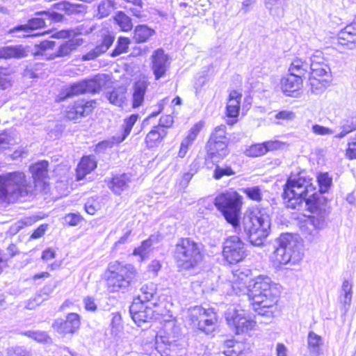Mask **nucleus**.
<instances>
[{
	"instance_id": "nucleus-54",
	"label": "nucleus",
	"mask_w": 356,
	"mask_h": 356,
	"mask_svg": "<svg viewBox=\"0 0 356 356\" xmlns=\"http://www.w3.org/2000/svg\"><path fill=\"white\" fill-rule=\"evenodd\" d=\"M119 136L118 135H115L110 139L99 142L96 145L95 151L96 152H102L107 148H111L114 145L120 143L121 142H117V138Z\"/></svg>"
},
{
	"instance_id": "nucleus-41",
	"label": "nucleus",
	"mask_w": 356,
	"mask_h": 356,
	"mask_svg": "<svg viewBox=\"0 0 356 356\" xmlns=\"http://www.w3.org/2000/svg\"><path fill=\"white\" fill-rule=\"evenodd\" d=\"M114 9V0H102L97 5L96 16L99 19L107 17Z\"/></svg>"
},
{
	"instance_id": "nucleus-57",
	"label": "nucleus",
	"mask_w": 356,
	"mask_h": 356,
	"mask_svg": "<svg viewBox=\"0 0 356 356\" xmlns=\"http://www.w3.org/2000/svg\"><path fill=\"white\" fill-rule=\"evenodd\" d=\"M203 127V123L199 122L194 124L189 130L187 137L184 139L188 143L191 144L193 141L196 138L197 134Z\"/></svg>"
},
{
	"instance_id": "nucleus-39",
	"label": "nucleus",
	"mask_w": 356,
	"mask_h": 356,
	"mask_svg": "<svg viewBox=\"0 0 356 356\" xmlns=\"http://www.w3.org/2000/svg\"><path fill=\"white\" fill-rule=\"evenodd\" d=\"M126 89L123 87L114 88L107 95L109 102L118 106H122L126 99Z\"/></svg>"
},
{
	"instance_id": "nucleus-43",
	"label": "nucleus",
	"mask_w": 356,
	"mask_h": 356,
	"mask_svg": "<svg viewBox=\"0 0 356 356\" xmlns=\"http://www.w3.org/2000/svg\"><path fill=\"white\" fill-rule=\"evenodd\" d=\"M266 8L273 16H281L283 15L282 0H265Z\"/></svg>"
},
{
	"instance_id": "nucleus-23",
	"label": "nucleus",
	"mask_w": 356,
	"mask_h": 356,
	"mask_svg": "<svg viewBox=\"0 0 356 356\" xmlns=\"http://www.w3.org/2000/svg\"><path fill=\"white\" fill-rule=\"evenodd\" d=\"M167 134L168 131L164 129L163 124L154 126L145 137V140L147 148L152 149L158 147Z\"/></svg>"
},
{
	"instance_id": "nucleus-61",
	"label": "nucleus",
	"mask_w": 356,
	"mask_h": 356,
	"mask_svg": "<svg viewBox=\"0 0 356 356\" xmlns=\"http://www.w3.org/2000/svg\"><path fill=\"white\" fill-rule=\"evenodd\" d=\"M55 46V42L49 41V40H44L40 42L38 45H36L38 49V54H42L44 51L47 49H52Z\"/></svg>"
},
{
	"instance_id": "nucleus-30",
	"label": "nucleus",
	"mask_w": 356,
	"mask_h": 356,
	"mask_svg": "<svg viewBox=\"0 0 356 356\" xmlns=\"http://www.w3.org/2000/svg\"><path fill=\"white\" fill-rule=\"evenodd\" d=\"M242 95L236 90H232L229 95L226 106V114L229 118H237L239 113Z\"/></svg>"
},
{
	"instance_id": "nucleus-47",
	"label": "nucleus",
	"mask_w": 356,
	"mask_h": 356,
	"mask_svg": "<svg viewBox=\"0 0 356 356\" xmlns=\"http://www.w3.org/2000/svg\"><path fill=\"white\" fill-rule=\"evenodd\" d=\"M317 182L319 186L318 191L320 192L319 196L322 193H325L330 188L332 179L328 177L327 173H321L318 176ZM321 198H323V197H320Z\"/></svg>"
},
{
	"instance_id": "nucleus-25",
	"label": "nucleus",
	"mask_w": 356,
	"mask_h": 356,
	"mask_svg": "<svg viewBox=\"0 0 356 356\" xmlns=\"http://www.w3.org/2000/svg\"><path fill=\"white\" fill-rule=\"evenodd\" d=\"M281 86L284 94L293 96L302 86V79L289 74L282 79Z\"/></svg>"
},
{
	"instance_id": "nucleus-19",
	"label": "nucleus",
	"mask_w": 356,
	"mask_h": 356,
	"mask_svg": "<svg viewBox=\"0 0 356 356\" xmlns=\"http://www.w3.org/2000/svg\"><path fill=\"white\" fill-rule=\"evenodd\" d=\"M227 145L228 143L222 140H209L207 145L208 158L211 159L213 163L224 159L229 153Z\"/></svg>"
},
{
	"instance_id": "nucleus-53",
	"label": "nucleus",
	"mask_w": 356,
	"mask_h": 356,
	"mask_svg": "<svg viewBox=\"0 0 356 356\" xmlns=\"http://www.w3.org/2000/svg\"><path fill=\"white\" fill-rule=\"evenodd\" d=\"M243 192L252 200L260 202L262 200L261 188L257 186L245 188Z\"/></svg>"
},
{
	"instance_id": "nucleus-20",
	"label": "nucleus",
	"mask_w": 356,
	"mask_h": 356,
	"mask_svg": "<svg viewBox=\"0 0 356 356\" xmlns=\"http://www.w3.org/2000/svg\"><path fill=\"white\" fill-rule=\"evenodd\" d=\"M33 17L28 20L25 24H22L13 27V32H22V34L17 35L19 38H27L32 36L30 34L31 31L40 29L45 26L44 16H38Z\"/></svg>"
},
{
	"instance_id": "nucleus-21",
	"label": "nucleus",
	"mask_w": 356,
	"mask_h": 356,
	"mask_svg": "<svg viewBox=\"0 0 356 356\" xmlns=\"http://www.w3.org/2000/svg\"><path fill=\"white\" fill-rule=\"evenodd\" d=\"M334 44L349 49L356 48V30L353 29V26H346L338 33Z\"/></svg>"
},
{
	"instance_id": "nucleus-60",
	"label": "nucleus",
	"mask_w": 356,
	"mask_h": 356,
	"mask_svg": "<svg viewBox=\"0 0 356 356\" xmlns=\"http://www.w3.org/2000/svg\"><path fill=\"white\" fill-rule=\"evenodd\" d=\"M46 298L42 297L41 294L36 295L33 300H29L26 305V308L28 309H33L37 306L41 305Z\"/></svg>"
},
{
	"instance_id": "nucleus-50",
	"label": "nucleus",
	"mask_w": 356,
	"mask_h": 356,
	"mask_svg": "<svg viewBox=\"0 0 356 356\" xmlns=\"http://www.w3.org/2000/svg\"><path fill=\"white\" fill-rule=\"evenodd\" d=\"M190 168V171L184 173L179 181V185L181 188H184L188 186L189 181L191 180L193 175L197 172L198 163L194 161L191 164Z\"/></svg>"
},
{
	"instance_id": "nucleus-18",
	"label": "nucleus",
	"mask_w": 356,
	"mask_h": 356,
	"mask_svg": "<svg viewBox=\"0 0 356 356\" xmlns=\"http://www.w3.org/2000/svg\"><path fill=\"white\" fill-rule=\"evenodd\" d=\"M95 101H86L83 99H79L74 102V104L68 107L66 111V116L70 120H76L79 118L88 115L95 107Z\"/></svg>"
},
{
	"instance_id": "nucleus-62",
	"label": "nucleus",
	"mask_w": 356,
	"mask_h": 356,
	"mask_svg": "<svg viewBox=\"0 0 356 356\" xmlns=\"http://www.w3.org/2000/svg\"><path fill=\"white\" fill-rule=\"evenodd\" d=\"M276 119L284 120H293L296 118V115L293 111H282L275 115Z\"/></svg>"
},
{
	"instance_id": "nucleus-34",
	"label": "nucleus",
	"mask_w": 356,
	"mask_h": 356,
	"mask_svg": "<svg viewBox=\"0 0 356 356\" xmlns=\"http://www.w3.org/2000/svg\"><path fill=\"white\" fill-rule=\"evenodd\" d=\"M49 163L46 161H42L33 164L30 167V171L35 182L42 181L47 177L48 172Z\"/></svg>"
},
{
	"instance_id": "nucleus-31",
	"label": "nucleus",
	"mask_w": 356,
	"mask_h": 356,
	"mask_svg": "<svg viewBox=\"0 0 356 356\" xmlns=\"http://www.w3.org/2000/svg\"><path fill=\"white\" fill-rule=\"evenodd\" d=\"M97 168V162L93 156H84L81 159L76 168L77 179H83L86 175Z\"/></svg>"
},
{
	"instance_id": "nucleus-17",
	"label": "nucleus",
	"mask_w": 356,
	"mask_h": 356,
	"mask_svg": "<svg viewBox=\"0 0 356 356\" xmlns=\"http://www.w3.org/2000/svg\"><path fill=\"white\" fill-rule=\"evenodd\" d=\"M155 345L156 350L161 356H175L181 347L177 340L166 335H156Z\"/></svg>"
},
{
	"instance_id": "nucleus-22",
	"label": "nucleus",
	"mask_w": 356,
	"mask_h": 356,
	"mask_svg": "<svg viewBox=\"0 0 356 356\" xmlns=\"http://www.w3.org/2000/svg\"><path fill=\"white\" fill-rule=\"evenodd\" d=\"M54 10L63 11L67 15H78L86 13L87 6L82 3H71L69 1H63L52 6Z\"/></svg>"
},
{
	"instance_id": "nucleus-6",
	"label": "nucleus",
	"mask_w": 356,
	"mask_h": 356,
	"mask_svg": "<svg viewBox=\"0 0 356 356\" xmlns=\"http://www.w3.org/2000/svg\"><path fill=\"white\" fill-rule=\"evenodd\" d=\"M172 254L179 268L192 270L197 267L203 259V245L192 238H180Z\"/></svg>"
},
{
	"instance_id": "nucleus-56",
	"label": "nucleus",
	"mask_w": 356,
	"mask_h": 356,
	"mask_svg": "<svg viewBox=\"0 0 356 356\" xmlns=\"http://www.w3.org/2000/svg\"><path fill=\"white\" fill-rule=\"evenodd\" d=\"M7 68L0 67V88L5 90L11 86V78Z\"/></svg>"
},
{
	"instance_id": "nucleus-32",
	"label": "nucleus",
	"mask_w": 356,
	"mask_h": 356,
	"mask_svg": "<svg viewBox=\"0 0 356 356\" xmlns=\"http://www.w3.org/2000/svg\"><path fill=\"white\" fill-rule=\"evenodd\" d=\"M129 182L130 178L127 174L116 175L113 177L108 186L114 193L120 195L128 188Z\"/></svg>"
},
{
	"instance_id": "nucleus-42",
	"label": "nucleus",
	"mask_w": 356,
	"mask_h": 356,
	"mask_svg": "<svg viewBox=\"0 0 356 356\" xmlns=\"http://www.w3.org/2000/svg\"><path fill=\"white\" fill-rule=\"evenodd\" d=\"M114 19L122 31H128L131 30L133 27L131 19L124 12L118 11L116 13Z\"/></svg>"
},
{
	"instance_id": "nucleus-40",
	"label": "nucleus",
	"mask_w": 356,
	"mask_h": 356,
	"mask_svg": "<svg viewBox=\"0 0 356 356\" xmlns=\"http://www.w3.org/2000/svg\"><path fill=\"white\" fill-rule=\"evenodd\" d=\"M138 119V114H131L129 118L124 119L123 130L120 134L118 135L119 137L117 138V142H123L127 138Z\"/></svg>"
},
{
	"instance_id": "nucleus-3",
	"label": "nucleus",
	"mask_w": 356,
	"mask_h": 356,
	"mask_svg": "<svg viewBox=\"0 0 356 356\" xmlns=\"http://www.w3.org/2000/svg\"><path fill=\"white\" fill-rule=\"evenodd\" d=\"M252 282L248 294L252 309L259 315H266V309L273 307L277 302L278 286L267 276H259Z\"/></svg>"
},
{
	"instance_id": "nucleus-12",
	"label": "nucleus",
	"mask_w": 356,
	"mask_h": 356,
	"mask_svg": "<svg viewBox=\"0 0 356 356\" xmlns=\"http://www.w3.org/2000/svg\"><path fill=\"white\" fill-rule=\"evenodd\" d=\"M102 88V83L99 82V77H95L92 79L83 80L71 85L63 90L60 95V100L71 97L74 95L90 92H98Z\"/></svg>"
},
{
	"instance_id": "nucleus-13",
	"label": "nucleus",
	"mask_w": 356,
	"mask_h": 356,
	"mask_svg": "<svg viewBox=\"0 0 356 356\" xmlns=\"http://www.w3.org/2000/svg\"><path fill=\"white\" fill-rule=\"evenodd\" d=\"M129 312L133 321L138 325L152 320L156 315H163L162 308H154L152 305L134 301Z\"/></svg>"
},
{
	"instance_id": "nucleus-15",
	"label": "nucleus",
	"mask_w": 356,
	"mask_h": 356,
	"mask_svg": "<svg viewBox=\"0 0 356 356\" xmlns=\"http://www.w3.org/2000/svg\"><path fill=\"white\" fill-rule=\"evenodd\" d=\"M169 58L163 49L155 50L151 56V69L155 80L158 81L165 76L169 67Z\"/></svg>"
},
{
	"instance_id": "nucleus-55",
	"label": "nucleus",
	"mask_w": 356,
	"mask_h": 356,
	"mask_svg": "<svg viewBox=\"0 0 356 356\" xmlns=\"http://www.w3.org/2000/svg\"><path fill=\"white\" fill-rule=\"evenodd\" d=\"M24 334L34 339L38 342H47L49 337L46 332L44 331H26Z\"/></svg>"
},
{
	"instance_id": "nucleus-7",
	"label": "nucleus",
	"mask_w": 356,
	"mask_h": 356,
	"mask_svg": "<svg viewBox=\"0 0 356 356\" xmlns=\"http://www.w3.org/2000/svg\"><path fill=\"white\" fill-rule=\"evenodd\" d=\"M275 243V263L280 265L296 264L302 260L303 253L296 238L291 234H282Z\"/></svg>"
},
{
	"instance_id": "nucleus-14",
	"label": "nucleus",
	"mask_w": 356,
	"mask_h": 356,
	"mask_svg": "<svg viewBox=\"0 0 356 356\" xmlns=\"http://www.w3.org/2000/svg\"><path fill=\"white\" fill-rule=\"evenodd\" d=\"M81 325L80 316L76 313H70L65 320L56 319L52 327L60 334H73L79 329Z\"/></svg>"
},
{
	"instance_id": "nucleus-52",
	"label": "nucleus",
	"mask_w": 356,
	"mask_h": 356,
	"mask_svg": "<svg viewBox=\"0 0 356 356\" xmlns=\"http://www.w3.org/2000/svg\"><path fill=\"white\" fill-rule=\"evenodd\" d=\"M266 154V149L263 143L251 145L245 150V154L248 156L257 157Z\"/></svg>"
},
{
	"instance_id": "nucleus-33",
	"label": "nucleus",
	"mask_w": 356,
	"mask_h": 356,
	"mask_svg": "<svg viewBox=\"0 0 356 356\" xmlns=\"http://www.w3.org/2000/svg\"><path fill=\"white\" fill-rule=\"evenodd\" d=\"M147 88V82L139 80L135 83L133 94V107H139L144 101V96Z\"/></svg>"
},
{
	"instance_id": "nucleus-26",
	"label": "nucleus",
	"mask_w": 356,
	"mask_h": 356,
	"mask_svg": "<svg viewBox=\"0 0 356 356\" xmlns=\"http://www.w3.org/2000/svg\"><path fill=\"white\" fill-rule=\"evenodd\" d=\"M353 297V286L347 280H345L340 290L339 300L341 305V309L343 314H346L350 309Z\"/></svg>"
},
{
	"instance_id": "nucleus-64",
	"label": "nucleus",
	"mask_w": 356,
	"mask_h": 356,
	"mask_svg": "<svg viewBox=\"0 0 356 356\" xmlns=\"http://www.w3.org/2000/svg\"><path fill=\"white\" fill-rule=\"evenodd\" d=\"M341 129L347 131L349 134L356 130V119L351 118L348 120L342 126Z\"/></svg>"
},
{
	"instance_id": "nucleus-37",
	"label": "nucleus",
	"mask_w": 356,
	"mask_h": 356,
	"mask_svg": "<svg viewBox=\"0 0 356 356\" xmlns=\"http://www.w3.org/2000/svg\"><path fill=\"white\" fill-rule=\"evenodd\" d=\"M225 349L223 350V354L225 356H243V344L235 341L234 340H226L224 342Z\"/></svg>"
},
{
	"instance_id": "nucleus-5",
	"label": "nucleus",
	"mask_w": 356,
	"mask_h": 356,
	"mask_svg": "<svg viewBox=\"0 0 356 356\" xmlns=\"http://www.w3.org/2000/svg\"><path fill=\"white\" fill-rule=\"evenodd\" d=\"M105 275L108 291L124 293L135 282L138 273L132 264L114 261L108 264Z\"/></svg>"
},
{
	"instance_id": "nucleus-58",
	"label": "nucleus",
	"mask_w": 356,
	"mask_h": 356,
	"mask_svg": "<svg viewBox=\"0 0 356 356\" xmlns=\"http://www.w3.org/2000/svg\"><path fill=\"white\" fill-rule=\"evenodd\" d=\"M312 131L314 134L319 136L331 135L334 133L332 129L317 124L312 126Z\"/></svg>"
},
{
	"instance_id": "nucleus-2",
	"label": "nucleus",
	"mask_w": 356,
	"mask_h": 356,
	"mask_svg": "<svg viewBox=\"0 0 356 356\" xmlns=\"http://www.w3.org/2000/svg\"><path fill=\"white\" fill-rule=\"evenodd\" d=\"M311 181L302 177L289 178L282 196L288 209L300 210L303 206L307 207L314 214L311 218L312 224L321 229L325 226L327 216L325 200L320 197Z\"/></svg>"
},
{
	"instance_id": "nucleus-38",
	"label": "nucleus",
	"mask_w": 356,
	"mask_h": 356,
	"mask_svg": "<svg viewBox=\"0 0 356 356\" xmlns=\"http://www.w3.org/2000/svg\"><path fill=\"white\" fill-rule=\"evenodd\" d=\"M234 280L232 281V289L236 293H249L250 284L248 286L249 277L242 273V277L234 275Z\"/></svg>"
},
{
	"instance_id": "nucleus-9",
	"label": "nucleus",
	"mask_w": 356,
	"mask_h": 356,
	"mask_svg": "<svg viewBox=\"0 0 356 356\" xmlns=\"http://www.w3.org/2000/svg\"><path fill=\"white\" fill-rule=\"evenodd\" d=\"M190 319L194 327L207 335L213 334L216 327L217 315L213 309L195 307L191 312Z\"/></svg>"
},
{
	"instance_id": "nucleus-11",
	"label": "nucleus",
	"mask_w": 356,
	"mask_h": 356,
	"mask_svg": "<svg viewBox=\"0 0 356 356\" xmlns=\"http://www.w3.org/2000/svg\"><path fill=\"white\" fill-rule=\"evenodd\" d=\"M225 318L229 327H233L236 334L252 330L256 322L245 316L243 310L235 307L229 308L225 313Z\"/></svg>"
},
{
	"instance_id": "nucleus-63",
	"label": "nucleus",
	"mask_w": 356,
	"mask_h": 356,
	"mask_svg": "<svg viewBox=\"0 0 356 356\" xmlns=\"http://www.w3.org/2000/svg\"><path fill=\"white\" fill-rule=\"evenodd\" d=\"M11 137L6 132L0 134V151L11 145Z\"/></svg>"
},
{
	"instance_id": "nucleus-35",
	"label": "nucleus",
	"mask_w": 356,
	"mask_h": 356,
	"mask_svg": "<svg viewBox=\"0 0 356 356\" xmlns=\"http://www.w3.org/2000/svg\"><path fill=\"white\" fill-rule=\"evenodd\" d=\"M307 343L308 348L311 353L316 355H318L322 353L323 341L321 336L316 334L312 331L309 332L308 334Z\"/></svg>"
},
{
	"instance_id": "nucleus-10",
	"label": "nucleus",
	"mask_w": 356,
	"mask_h": 356,
	"mask_svg": "<svg viewBox=\"0 0 356 356\" xmlns=\"http://www.w3.org/2000/svg\"><path fill=\"white\" fill-rule=\"evenodd\" d=\"M222 254L230 264L242 261L246 256L245 244L238 236H232L224 242Z\"/></svg>"
},
{
	"instance_id": "nucleus-8",
	"label": "nucleus",
	"mask_w": 356,
	"mask_h": 356,
	"mask_svg": "<svg viewBox=\"0 0 356 356\" xmlns=\"http://www.w3.org/2000/svg\"><path fill=\"white\" fill-rule=\"evenodd\" d=\"M309 80L313 92H317L331 80V70L321 51L316 50L309 56Z\"/></svg>"
},
{
	"instance_id": "nucleus-46",
	"label": "nucleus",
	"mask_w": 356,
	"mask_h": 356,
	"mask_svg": "<svg viewBox=\"0 0 356 356\" xmlns=\"http://www.w3.org/2000/svg\"><path fill=\"white\" fill-rule=\"evenodd\" d=\"M35 15L38 16H44L45 20L49 19L53 22H60L64 19V15L63 14L56 12L54 10L37 12Z\"/></svg>"
},
{
	"instance_id": "nucleus-1",
	"label": "nucleus",
	"mask_w": 356,
	"mask_h": 356,
	"mask_svg": "<svg viewBox=\"0 0 356 356\" xmlns=\"http://www.w3.org/2000/svg\"><path fill=\"white\" fill-rule=\"evenodd\" d=\"M214 205L226 221L241 237L247 238L255 246L262 245L270 233V216L259 209L245 213L241 225L239 222L243 197L234 191H227L214 199Z\"/></svg>"
},
{
	"instance_id": "nucleus-4",
	"label": "nucleus",
	"mask_w": 356,
	"mask_h": 356,
	"mask_svg": "<svg viewBox=\"0 0 356 356\" xmlns=\"http://www.w3.org/2000/svg\"><path fill=\"white\" fill-rule=\"evenodd\" d=\"M33 186L29 184L24 172L15 171L0 175V203H10L31 194Z\"/></svg>"
},
{
	"instance_id": "nucleus-59",
	"label": "nucleus",
	"mask_w": 356,
	"mask_h": 356,
	"mask_svg": "<svg viewBox=\"0 0 356 356\" xmlns=\"http://www.w3.org/2000/svg\"><path fill=\"white\" fill-rule=\"evenodd\" d=\"M81 217L76 213H68L64 217V221L70 226H76L81 221Z\"/></svg>"
},
{
	"instance_id": "nucleus-36",
	"label": "nucleus",
	"mask_w": 356,
	"mask_h": 356,
	"mask_svg": "<svg viewBox=\"0 0 356 356\" xmlns=\"http://www.w3.org/2000/svg\"><path fill=\"white\" fill-rule=\"evenodd\" d=\"M154 33V30L150 29L147 25H138L134 30V39L137 43L145 42Z\"/></svg>"
},
{
	"instance_id": "nucleus-24",
	"label": "nucleus",
	"mask_w": 356,
	"mask_h": 356,
	"mask_svg": "<svg viewBox=\"0 0 356 356\" xmlns=\"http://www.w3.org/2000/svg\"><path fill=\"white\" fill-rule=\"evenodd\" d=\"M114 42V36L108 33L103 35L102 43L83 55V60H90L105 53Z\"/></svg>"
},
{
	"instance_id": "nucleus-28",
	"label": "nucleus",
	"mask_w": 356,
	"mask_h": 356,
	"mask_svg": "<svg viewBox=\"0 0 356 356\" xmlns=\"http://www.w3.org/2000/svg\"><path fill=\"white\" fill-rule=\"evenodd\" d=\"M83 39L79 38H72V39L63 42L58 47L57 52L55 54V57H65L69 56L72 52L75 51L78 47L83 44Z\"/></svg>"
},
{
	"instance_id": "nucleus-29",
	"label": "nucleus",
	"mask_w": 356,
	"mask_h": 356,
	"mask_svg": "<svg viewBox=\"0 0 356 356\" xmlns=\"http://www.w3.org/2000/svg\"><path fill=\"white\" fill-rule=\"evenodd\" d=\"M27 56V51L25 47L22 44L15 46H6L0 47V58L19 59Z\"/></svg>"
},
{
	"instance_id": "nucleus-27",
	"label": "nucleus",
	"mask_w": 356,
	"mask_h": 356,
	"mask_svg": "<svg viewBox=\"0 0 356 356\" xmlns=\"http://www.w3.org/2000/svg\"><path fill=\"white\" fill-rule=\"evenodd\" d=\"M309 60L302 58L296 57L294 58L289 67V74L300 77H305L309 74Z\"/></svg>"
},
{
	"instance_id": "nucleus-48",
	"label": "nucleus",
	"mask_w": 356,
	"mask_h": 356,
	"mask_svg": "<svg viewBox=\"0 0 356 356\" xmlns=\"http://www.w3.org/2000/svg\"><path fill=\"white\" fill-rule=\"evenodd\" d=\"M130 40L128 38L120 37L118 40L117 45L111 52V56L115 57L127 51Z\"/></svg>"
},
{
	"instance_id": "nucleus-44",
	"label": "nucleus",
	"mask_w": 356,
	"mask_h": 356,
	"mask_svg": "<svg viewBox=\"0 0 356 356\" xmlns=\"http://www.w3.org/2000/svg\"><path fill=\"white\" fill-rule=\"evenodd\" d=\"M38 220L37 216L24 217L13 224L10 228L15 234L23 229L24 227L31 226Z\"/></svg>"
},
{
	"instance_id": "nucleus-45",
	"label": "nucleus",
	"mask_w": 356,
	"mask_h": 356,
	"mask_svg": "<svg viewBox=\"0 0 356 356\" xmlns=\"http://www.w3.org/2000/svg\"><path fill=\"white\" fill-rule=\"evenodd\" d=\"M152 245V236L148 239L143 241L140 246L134 249L133 254L138 255L140 257L141 260H144L147 257L148 253L150 251V248Z\"/></svg>"
},
{
	"instance_id": "nucleus-49",
	"label": "nucleus",
	"mask_w": 356,
	"mask_h": 356,
	"mask_svg": "<svg viewBox=\"0 0 356 356\" xmlns=\"http://www.w3.org/2000/svg\"><path fill=\"white\" fill-rule=\"evenodd\" d=\"M209 140H222L223 142L229 143V139L226 136V126L224 124H221L220 126L216 127Z\"/></svg>"
},
{
	"instance_id": "nucleus-51",
	"label": "nucleus",
	"mask_w": 356,
	"mask_h": 356,
	"mask_svg": "<svg viewBox=\"0 0 356 356\" xmlns=\"http://www.w3.org/2000/svg\"><path fill=\"white\" fill-rule=\"evenodd\" d=\"M235 175V171L228 165L220 166L217 165L213 172V178L215 179H220L224 176H232Z\"/></svg>"
},
{
	"instance_id": "nucleus-16",
	"label": "nucleus",
	"mask_w": 356,
	"mask_h": 356,
	"mask_svg": "<svg viewBox=\"0 0 356 356\" xmlns=\"http://www.w3.org/2000/svg\"><path fill=\"white\" fill-rule=\"evenodd\" d=\"M134 301H139L142 304L153 306L154 308H161L163 302L157 296V287L153 282L143 284Z\"/></svg>"
}]
</instances>
